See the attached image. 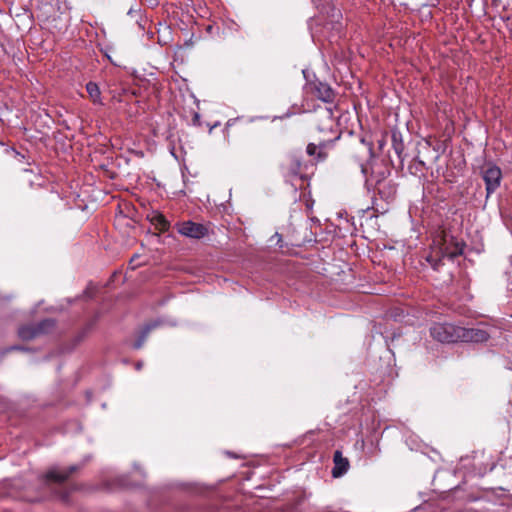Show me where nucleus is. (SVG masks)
<instances>
[{
	"mask_svg": "<svg viewBox=\"0 0 512 512\" xmlns=\"http://www.w3.org/2000/svg\"><path fill=\"white\" fill-rule=\"evenodd\" d=\"M464 244L458 241L453 235L443 233L434 240V246L427 257L434 269L442 265L444 258L454 259L463 253Z\"/></svg>",
	"mask_w": 512,
	"mask_h": 512,
	"instance_id": "f257e3e1",
	"label": "nucleus"
},
{
	"mask_svg": "<svg viewBox=\"0 0 512 512\" xmlns=\"http://www.w3.org/2000/svg\"><path fill=\"white\" fill-rule=\"evenodd\" d=\"M481 175L485 182L486 199H488L500 187L502 171L498 166L489 163L482 167Z\"/></svg>",
	"mask_w": 512,
	"mask_h": 512,
	"instance_id": "f03ea898",
	"label": "nucleus"
},
{
	"mask_svg": "<svg viewBox=\"0 0 512 512\" xmlns=\"http://www.w3.org/2000/svg\"><path fill=\"white\" fill-rule=\"evenodd\" d=\"M431 336L442 343L459 341V326L450 323H437L430 328Z\"/></svg>",
	"mask_w": 512,
	"mask_h": 512,
	"instance_id": "7ed1b4c3",
	"label": "nucleus"
},
{
	"mask_svg": "<svg viewBox=\"0 0 512 512\" xmlns=\"http://www.w3.org/2000/svg\"><path fill=\"white\" fill-rule=\"evenodd\" d=\"M55 322L52 319H45L40 322L37 326L25 325L19 328V337L23 340H31L40 334L46 333L53 329Z\"/></svg>",
	"mask_w": 512,
	"mask_h": 512,
	"instance_id": "20e7f679",
	"label": "nucleus"
},
{
	"mask_svg": "<svg viewBox=\"0 0 512 512\" xmlns=\"http://www.w3.org/2000/svg\"><path fill=\"white\" fill-rule=\"evenodd\" d=\"M177 231L188 238L201 239L208 234V228L200 223L184 221L177 224Z\"/></svg>",
	"mask_w": 512,
	"mask_h": 512,
	"instance_id": "39448f33",
	"label": "nucleus"
},
{
	"mask_svg": "<svg viewBox=\"0 0 512 512\" xmlns=\"http://www.w3.org/2000/svg\"><path fill=\"white\" fill-rule=\"evenodd\" d=\"M459 341L482 343L489 339L486 330L480 328H464L459 326Z\"/></svg>",
	"mask_w": 512,
	"mask_h": 512,
	"instance_id": "423d86ee",
	"label": "nucleus"
},
{
	"mask_svg": "<svg viewBox=\"0 0 512 512\" xmlns=\"http://www.w3.org/2000/svg\"><path fill=\"white\" fill-rule=\"evenodd\" d=\"M311 90L314 96L326 103L333 102L335 93L327 83L315 81L311 84Z\"/></svg>",
	"mask_w": 512,
	"mask_h": 512,
	"instance_id": "0eeeda50",
	"label": "nucleus"
},
{
	"mask_svg": "<svg viewBox=\"0 0 512 512\" xmlns=\"http://www.w3.org/2000/svg\"><path fill=\"white\" fill-rule=\"evenodd\" d=\"M78 469V466L72 465L68 469L52 468L46 474V478L49 481L64 482L68 477Z\"/></svg>",
	"mask_w": 512,
	"mask_h": 512,
	"instance_id": "6e6552de",
	"label": "nucleus"
},
{
	"mask_svg": "<svg viewBox=\"0 0 512 512\" xmlns=\"http://www.w3.org/2000/svg\"><path fill=\"white\" fill-rule=\"evenodd\" d=\"M334 467L332 469V475L333 477H341L344 475L348 468H349V462L346 458L342 457V453L340 451H335L334 457Z\"/></svg>",
	"mask_w": 512,
	"mask_h": 512,
	"instance_id": "1a4fd4ad",
	"label": "nucleus"
},
{
	"mask_svg": "<svg viewBox=\"0 0 512 512\" xmlns=\"http://www.w3.org/2000/svg\"><path fill=\"white\" fill-rule=\"evenodd\" d=\"M300 168H301V162L295 156L289 157L287 159V161L283 164V169H285L287 171V173L291 176L298 175Z\"/></svg>",
	"mask_w": 512,
	"mask_h": 512,
	"instance_id": "9d476101",
	"label": "nucleus"
},
{
	"mask_svg": "<svg viewBox=\"0 0 512 512\" xmlns=\"http://www.w3.org/2000/svg\"><path fill=\"white\" fill-rule=\"evenodd\" d=\"M86 91L89 94V97L94 103H101V92L98 85L94 82H88L86 85Z\"/></svg>",
	"mask_w": 512,
	"mask_h": 512,
	"instance_id": "9b49d317",
	"label": "nucleus"
},
{
	"mask_svg": "<svg viewBox=\"0 0 512 512\" xmlns=\"http://www.w3.org/2000/svg\"><path fill=\"white\" fill-rule=\"evenodd\" d=\"M153 223L158 226L162 231L168 230L170 224L162 214H157L152 219Z\"/></svg>",
	"mask_w": 512,
	"mask_h": 512,
	"instance_id": "f8f14e48",
	"label": "nucleus"
},
{
	"mask_svg": "<svg viewBox=\"0 0 512 512\" xmlns=\"http://www.w3.org/2000/svg\"><path fill=\"white\" fill-rule=\"evenodd\" d=\"M156 326V324H148L144 330L142 331L141 336L139 339L134 343V348L139 349L142 347L143 343L145 342V339L148 335V333Z\"/></svg>",
	"mask_w": 512,
	"mask_h": 512,
	"instance_id": "ddd939ff",
	"label": "nucleus"
},
{
	"mask_svg": "<svg viewBox=\"0 0 512 512\" xmlns=\"http://www.w3.org/2000/svg\"><path fill=\"white\" fill-rule=\"evenodd\" d=\"M88 330L89 328L86 327L84 328L83 330H81L75 337H74V346H76L77 344H79L81 341H83L85 339V337L87 336L88 334Z\"/></svg>",
	"mask_w": 512,
	"mask_h": 512,
	"instance_id": "4468645a",
	"label": "nucleus"
},
{
	"mask_svg": "<svg viewBox=\"0 0 512 512\" xmlns=\"http://www.w3.org/2000/svg\"><path fill=\"white\" fill-rule=\"evenodd\" d=\"M317 149H318V147H317L316 144L309 143L308 146H307L306 152H307L308 155L314 156L316 154Z\"/></svg>",
	"mask_w": 512,
	"mask_h": 512,
	"instance_id": "2eb2a0df",
	"label": "nucleus"
},
{
	"mask_svg": "<svg viewBox=\"0 0 512 512\" xmlns=\"http://www.w3.org/2000/svg\"><path fill=\"white\" fill-rule=\"evenodd\" d=\"M226 454L229 456V457H232V458H240V456H238L237 454L233 453V452H230V451H227Z\"/></svg>",
	"mask_w": 512,
	"mask_h": 512,
	"instance_id": "dca6fc26",
	"label": "nucleus"
},
{
	"mask_svg": "<svg viewBox=\"0 0 512 512\" xmlns=\"http://www.w3.org/2000/svg\"><path fill=\"white\" fill-rule=\"evenodd\" d=\"M361 172L366 176V174H367V167L365 165H361Z\"/></svg>",
	"mask_w": 512,
	"mask_h": 512,
	"instance_id": "f3484780",
	"label": "nucleus"
},
{
	"mask_svg": "<svg viewBox=\"0 0 512 512\" xmlns=\"http://www.w3.org/2000/svg\"><path fill=\"white\" fill-rule=\"evenodd\" d=\"M317 157L318 159H324L325 155L321 151H319Z\"/></svg>",
	"mask_w": 512,
	"mask_h": 512,
	"instance_id": "a211bd4d",
	"label": "nucleus"
},
{
	"mask_svg": "<svg viewBox=\"0 0 512 512\" xmlns=\"http://www.w3.org/2000/svg\"><path fill=\"white\" fill-rule=\"evenodd\" d=\"M142 366H143V363H142V362H138V363L136 364V369H137V370H140V369L142 368Z\"/></svg>",
	"mask_w": 512,
	"mask_h": 512,
	"instance_id": "6ab92c4d",
	"label": "nucleus"
},
{
	"mask_svg": "<svg viewBox=\"0 0 512 512\" xmlns=\"http://www.w3.org/2000/svg\"><path fill=\"white\" fill-rule=\"evenodd\" d=\"M340 16H341V14H340V12H339V11H337V13H336V14H333V15H332V17H333V18H335V17H340Z\"/></svg>",
	"mask_w": 512,
	"mask_h": 512,
	"instance_id": "aec40b11",
	"label": "nucleus"
}]
</instances>
